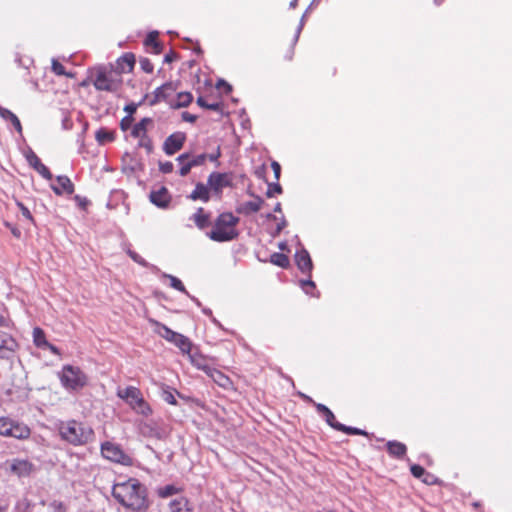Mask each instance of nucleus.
I'll return each instance as SVG.
<instances>
[{
    "instance_id": "obj_1",
    "label": "nucleus",
    "mask_w": 512,
    "mask_h": 512,
    "mask_svg": "<svg viewBox=\"0 0 512 512\" xmlns=\"http://www.w3.org/2000/svg\"><path fill=\"white\" fill-rule=\"evenodd\" d=\"M112 496L121 506L132 512H146L149 508L147 489L137 478L115 483Z\"/></svg>"
},
{
    "instance_id": "obj_2",
    "label": "nucleus",
    "mask_w": 512,
    "mask_h": 512,
    "mask_svg": "<svg viewBox=\"0 0 512 512\" xmlns=\"http://www.w3.org/2000/svg\"><path fill=\"white\" fill-rule=\"evenodd\" d=\"M88 81L93 84L97 91L112 94L120 92L123 86L122 76L104 66L92 70L88 80L83 81L81 85H87Z\"/></svg>"
},
{
    "instance_id": "obj_3",
    "label": "nucleus",
    "mask_w": 512,
    "mask_h": 512,
    "mask_svg": "<svg viewBox=\"0 0 512 512\" xmlns=\"http://www.w3.org/2000/svg\"><path fill=\"white\" fill-rule=\"evenodd\" d=\"M58 431L62 440L74 446L85 445L94 437L91 427L74 419L61 421Z\"/></svg>"
},
{
    "instance_id": "obj_4",
    "label": "nucleus",
    "mask_w": 512,
    "mask_h": 512,
    "mask_svg": "<svg viewBox=\"0 0 512 512\" xmlns=\"http://www.w3.org/2000/svg\"><path fill=\"white\" fill-rule=\"evenodd\" d=\"M239 218L231 212L220 213L212 224V229L207 236L215 242H228L239 235L237 225Z\"/></svg>"
},
{
    "instance_id": "obj_5",
    "label": "nucleus",
    "mask_w": 512,
    "mask_h": 512,
    "mask_svg": "<svg viewBox=\"0 0 512 512\" xmlns=\"http://www.w3.org/2000/svg\"><path fill=\"white\" fill-rule=\"evenodd\" d=\"M116 394L120 399L124 400L135 413L144 417L152 415L153 410L150 404L144 399L139 388L127 386L124 389H118Z\"/></svg>"
},
{
    "instance_id": "obj_6",
    "label": "nucleus",
    "mask_w": 512,
    "mask_h": 512,
    "mask_svg": "<svg viewBox=\"0 0 512 512\" xmlns=\"http://www.w3.org/2000/svg\"><path fill=\"white\" fill-rule=\"evenodd\" d=\"M61 385L70 391H79L88 385L87 374L78 366L64 365L59 372Z\"/></svg>"
},
{
    "instance_id": "obj_7",
    "label": "nucleus",
    "mask_w": 512,
    "mask_h": 512,
    "mask_svg": "<svg viewBox=\"0 0 512 512\" xmlns=\"http://www.w3.org/2000/svg\"><path fill=\"white\" fill-rule=\"evenodd\" d=\"M0 435L18 440H26L31 435V429L22 422L3 416L0 417Z\"/></svg>"
},
{
    "instance_id": "obj_8",
    "label": "nucleus",
    "mask_w": 512,
    "mask_h": 512,
    "mask_svg": "<svg viewBox=\"0 0 512 512\" xmlns=\"http://www.w3.org/2000/svg\"><path fill=\"white\" fill-rule=\"evenodd\" d=\"M313 404H314L317 412L320 413L324 417L326 423L333 429L343 432L348 435L367 436V432L365 430L355 428V427L346 426V425L338 422L336 420L334 413L326 405L321 404V403H315V402H313Z\"/></svg>"
},
{
    "instance_id": "obj_9",
    "label": "nucleus",
    "mask_w": 512,
    "mask_h": 512,
    "mask_svg": "<svg viewBox=\"0 0 512 512\" xmlns=\"http://www.w3.org/2000/svg\"><path fill=\"white\" fill-rule=\"evenodd\" d=\"M101 454L105 459L123 466L129 467L134 464V459L120 445L110 441L101 445Z\"/></svg>"
},
{
    "instance_id": "obj_10",
    "label": "nucleus",
    "mask_w": 512,
    "mask_h": 512,
    "mask_svg": "<svg viewBox=\"0 0 512 512\" xmlns=\"http://www.w3.org/2000/svg\"><path fill=\"white\" fill-rule=\"evenodd\" d=\"M7 464L9 465L10 472L19 478L29 477L36 470L35 465L28 459L14 458L7 461Z\"/></svg>"
},
{
    "instance_id": "obj_11",
    "label": "nucleus",
    "mask_w": 512,
    "mask_h": 512,
    "mask_svg": "<svg viewBox=\"0 0 512 512\" xmlns=\"http://www.w3.org/2000/svg\"><path fill=\"white\" fill-rule=\"evenodd\" d=\"M19 347L16 339L9 333L0 330V358H11Z\"/></svg>"
},
{
    "instance_id": "obj_12",
    "label": "nucleus",
    "mask_w": 512,
    "mask_h": 512,
    "mask_svg": "<svg viewBox=\"0 0 512 512\" xmlns=\"http://www.w3.org/2000/svg\"><path fill=\"white\" fill-rule=\"evenodd\" d=\"M186 136L182 132H176L168 136L164 142L163 150L167 155H173L182 149Z\"/></svg>"
},
{
    "instance_id": "obj_13",
    "label": "nucleus",
    "mask_w": 512,
    "mask_h": 512,
    "mask_svg": "<svg viewBox=\"0 0 512 512\" xmlns=\"http://www.w3.org/2000/svg\"><path fill=\"white\" fill-rule=\"evenodd\" d=\"M207 182L211 190L221 193L224 187L231 186V177L228 173L213 172L209 175Z\"/></svg>"
},
{
    "instance_id": "obj_14",
    "label": "nucleus",
    "mask_w": 512,
    "mask_h": 512,
    "mask_svg": "<svg viewBox=\"0 0 512 512\" xmlns=\"http://www.w3.org/2000/svg\"><path fill=\"white\" fill-rule=\"evenodd\" d=\"M135 62V55L131 52H127L116 60L115 68L112 70L120 76L124 73H131L134 69Z\"/></svg>"
},
{
    "instance_id": "obj_15",
    "label": "nucleus",
    "mask_w": 512,
    "mask_h": 512,
    "mask_svg": "<svg viewBox=\"0 0 512 512\" xmlns=\"http://www.w3.org/2000/svg\"><path fill=\"white\" fill-rule=\"evenodd\" d=\"M176 91V87L172 82H167L162 86L158 87L153 92V97L150 100V105H155L161 101H167L172 94Z\"/></svg>"
},
{
    "instance_id": "obj_16",
    "label": "nucleus",
    "mask_w": 512,
    "mask_h": 512,
    "mask_svg": "<svg viewBox=\"0 0 512 512\" xmlns=\"http://www.w3.org/2000/svg\"><path fill=\"white\" fill-rule=\"evenodd\" d=\"M149 198L150 201L159 208H167L171 202V195L164 186L156 191H152Z\"/></svg>"
},
{
    "instance_id": "obj_17",
    "label": "nucleus",
    "mask_w": 512,
    "mask_h": 512,
    "mask_svg": "<svg viewBox=\"0 0 512 512\" xmlns=\"http://www.w3.org/2000/svg\"><path fill=\"white\" fill-rule=\"evenodd\" d=\"M297 267L302 273L310 274L313 268L310 254L307 250L301 249L295 253Z\"/></svg>"
},
{
    "instance_id": "obj_18",
    "label": "nucleus",
    "mask_w": 512,
    "mask_h": 512,
    "mask_svg": "<svg viewBox=\"0 0 512 512\" xmlns=\"http://www.w3.org/2000/svg\"><path fill=\"white\" fill-rule=\"evenodd\" d=\"M27 160L30 166L33 167L43 178L47 180L52 179V173L50 172L48 167L42 163L41 159L34 152H31L27 156Z\"/></svg>"
},
{
    "instance_id": "obj_19",
    "label": "nucleus",
    "mask_w": 512,
    "mask_h": 512,
    "mask_svg": "<svg viewBox=\"0 0 512 512\" xmlns=\"http://www.w3.org/2000/svg\"><path fill=\"white\" fill-rule=\"evenodd\" d=\"M218 386L224 388V389H231L233 386L232 380L225 375L223 372L216 368H211V370H208L207 374Z\"/></svg>"
},
{
    "instance_id": "obj_20",
    "label": "nucleus",
    "mask_w": 512,
    "mask_h": 512,
    "mask_svg": "<svg viewBox=\"0 0 512 512\" xmlns=\"http://www.w3.org/2000/svg\"><path fill=\"white\" fill-rule=\"evenodd\" d=\"M57 185L53 186L52 189L57 195H62L63 193L72 194L74 192V184L67 176H58Z\"/></svg>"
},
{
    "instance_id": "obj_21",
    "label": "nucleus",
    "mask_w": 512,
    "mask_h": 512,
    "mask_svg": "<svg viewBox=\"0 0 512 512\" xmlns=\"http://www.w3.org/2000/svg\"><path fill=\"white\" fill-rule=\"evenodd\" d=\"M191 219L200 230H204L211 225L210 214L202 207L196 210Z\"/></svg>"
},
{
    "instance_id": "obj_22",
    "label": "nucleus",
    "mask_w": 512,
    "mask_h": 512,
    "mask_svg": "<svg viewBox=\"0 0 512 512\" xmlns=\"http://www.w3.org/2000/svg\"><path fill=\"white\" fill-rule=\"evenodd\" d=\"M388 454L393 458H402L407 453V447L404 443L393 440L386 444Z\"/></svg>"
},
{
    "instance_id": "obj_23",
    "label": "nucleus",
    "mask_w": 512,
    "mask_h": 512,
    "mask_svg": "<svg viewBox=\"0 0 512 512\" xmlns=\"http://www.w3.org/2000/svg\"><path fill=\"white\" fill-rule=\"evenodd\" d=\"M153 124V120L149 117H145L141 119L137 124H135L131 130V136L134 138H141L147 135L148 127Z\"/></svg>"
},
{
    "instance_id": "obj_24",
    "label": "nucleus",
    "mask_w": 512,
    "mask_h": 512,
    "mask_svg": "<svg viewBox=\"0 0 512 512\" xmlns=\"http://www.w3.org/2000/svg\"><path fill=\"white\" fill-rule=\"evenodd\" d=\"M263 203H264L263 199L257 196V197H255L254 200L247 201V202L241 204V206L237 209V211L239 213H242L245 215H249L251 213H256L261 209Z\"/></svg>"
},
{
    "instance_id": "obj_25",
    "label": "nucleus",
    "mask_w": 512,
    "mask_h": 512,
    "mask_svg": "<svg viewBox=\"0 0 512 512\" xmlns=\"http://www.w3.org/2000/svg\"><path fill=\"white\" fill-rule=\"evenodd\" d=\"M150 323L154 327V332L157 333L159 336L167 340L168 342H171L173 338L176 337L177 332L171 330L166 325L156 321V320H150Z\"/></svg>"
},
{
    "instance_id": "obj_26",
    "label": "nucleus",
    "mask_w": 512,
    "mask_h": 512,
    "mask_svg": "<svg viewBox=\"0 0 512 512\" xmlns=\"http://www.w3.org/2000/svg\"><path fill=\"white\" fill-rule=\"evenodd\" d=\"M170 512H193L189 500L185 497H179L169 503Z\"/></svg>"
},
{
    "instance_id": "obj_27",
    "label": "nucleus",
    "mask_w": 512,
    "mask_h": 512,
    "mask_svg": "<svg viewBox=\"0 0 512 512\" xmlns=\"http://www.w3.org/2000/svg\"><path fill=\"white\" fill-rule=\"evenodd\" d=\"M189 198L194 201L201 200L203 202H208L210 199L209 188L203 183H197Z\"/></svg>"
},
{
    "instance_id": "obj_28",
    "label": "nucleus",
    "mask_w": 512,
    "mask_h": 512,
    "mask_svg": "<svg viewBox=\"0 0 512 512\" xmlns=\"http://www.w3.org/2000/svg\"><path fill=\"white\" fill-rule=\"evenodd\" d=\"M144 45L147 48H151L152 52L155 54H160L162 52V44L158 40V32L156 31H152L147 35Z\"/></svg>"
},
{
    "instance_id": "obj_29",
    "label": "nucleus",
    "mask_w": 512,
    "mask_h": 512,
    "mask_svg": "<svg viewBox=\"0 0 512 512\" xmlns=\"http://www.w3.org/2000/svg\"><path fill=\"white\" fill-rule=\"evenodd\" d=\"M171 343H173L175 346H177L181 350L182 353L190 354L191 348H192V343L189 340V338H187L186 336H184L180 333H177L176 337L173 338Z\"/></svg>"
},
{
    "instance_id": "obj_30",
    "label": "nucleus",
    "mask_w": 512,
    "mask_h": 512,
    "mask_svg": "<svg viewBox=\"0 0 512 512\" xmlns=\"http://www.w3.org/2000/svg\"><path fill=\"white\" fill-rule=\"evenodd\" d=\"M197 104L205 109L213 111H222L223 104L218 100H210L208 97L199 96L197 98Z\"/></svg>"
},
{
    "instance_id": "obj_31",
    "label": "nucleus",
    "mask_w": 512,
    "mask_h": 512,
    "mask_svg": "<svg viewBox=\"0 0 512 512\" xmlns=\"http://www.w3.org/2000/svg\"><path fill=\"white\" fill-rule=\"evenodd\" d=\"M0 117L3 118L6 121H10L11 124L14 126L16 131L21 134L22 133V125L19 120V118L10 110L4 108L3 111L0 113Z\"/></svg>"
},
{
    "instance_id": "obj_32",
    "label": "nucleus",
    "mask_w": 512,
    "mask_h": 512,
    "mask_svg": "<svg viewBox=\"0 0 512 512\" xmlns=\"http://www.w3.org/2000/svg\"><path fill=\"white\" fill-rule=\"evenodd\" d=\"M298 35H295L282 49H281V58L284 61H291L294 56V46L297 42Z\"/></svg>"
},
{
    "instance_id": "obj_33",
    "label": "nucleus",
    "mask_w": 512,
    "mask_h": 512,
    "mask_svg": "<svg viewBox=\"0 0 512 512\" xmlns=\"http://www.w3.org/2000/svg\"><path fill=\"white\" fill-rule=\"evenodd\" d=\"M189 158H190V156L188 153H183V154L179 155L176 159L181 164V167L179 169V174L182 177L188 175L189 172L191 171V169L193 168V166L191 165V163L189 161Z\"/></svg>"
},
{
    "instance_id": "obj_34",
    "label": "nucleus",
    "mask_w": 512,
    "mask_h": 512,
    "mask_svg": "<svg viewBox=\"0 0 512 512\" xmlns=\"http://www.w3.org/2000/svg\"><path fill=\"white\" fill-rule=\"evenodd\" d=\"M95 138L100 144H105L107 142H112L115 139V134L113 131L101 128L96 131Z\"/></svg>"
},
{
    "instance_id": "obj_35",
    "label": "nucleus",
    "mask_w": 512,
    "mask_h": 512,
    "mask_svg": "<svg viewBox=\"0 0 512 512\" xmlns=\"http://www.w3.org/2000/svg\"><path fill=\"white\" fill-rule=\"evenodd\" d=\"M51 70L55 75L58 76H66L68 78H73L74 74L67 72L62 63H60L57 59H52L51 61Z\"/></svg>"
},
{
    "instance_id": "obj_36",
    "label": "nucleus",
    "mask_w": 512,
    "mask_h": 512,
    "mask_svg": "<svg viewBox=\"0 0 512 512\" xmlns=\"http://www.w3.org/2000/svg\"><path fill=\"white\" fill-rule=\"evenodd\" d=\"M191 363L198 369L204 371L208 374V370H211V366H209L206 362V359L201 355H190Z\"/></svg>"
},
{
    "instance_id": "obj_37",
    "label": "nucleus",
    "mask_w": 512,
    "mask_h": 512,
    "mask_svg": "<svg viewBox=\"0 0 512 512\" xmlns=\"http://www.w3.org/2000/svg\"><path fill=\"white\" fill-rule=\"evenodd\" d=\"M33 342L37 347H44V345H48L45 332L40 327H35L33 329Z\"/></svg>"
},
{
    "instance_id": "obj_38",
    "label": "nucleus",
    "mask_w": 512,
    "mask_h": 512,
    "mask_svg": "<svg viewBox=\"0 0 512 512\" xmlns=\"http://www.w3.org/2000/svg\"><path fill=\"white\" fill-rule=\"evenodd\" d=\"M270 261L274 264V265H277L281 268H287L290 264V261H289V258L288 256H286L285 254L283 253H273L271 255V259Z\"/></svg>"
},
{
    "instance_id": "obj_39",
    "label": "nucleus",
    "mask_w": 512,
    "mask_h": 512,
    "mask_svg": "<svg viewBox=\"0 0 512 512\" xmlns=\"http://www.w3.org/2000/svg\"><path fill=\"white\" fill-rule=\"evenodd\" d=\"M193 100V96L190 92H180L177 94V102L175 107H187Z\"/></svg>"
},
{
    "instance_id": "obj_40",
    "label": "nucleus",
    "mask_w": 512,
    "mask_h": 512,
    "mask_svg": "<svg viewBox=\"0 0 512 512\" xmlns=\"http://www.w3.org/2000/svg\"><path fill=\"white\" fill-rule=\"evenodd\" d=\"M15 203L17 205V207L19 208V210L21 211L22 213V216L27 220L29 221L31 224L35 225V219L32 215V213L30 212V210L19 200H15Z\"/></svg>"
},
{
    "instance_id": "obj_41",
    "label": "nucleus",
    "mask_w": 512,
    "mask_h": 512,
    "mask_svg": "<svg viewBox=\"0 0 512 512\" xmlns=\"http://www.w3.org/2000/svg\"><path fill=\"white\" fill-rule=\"evenodd\" d=\"M179 489L174 485H166L158 490V495L162 498H167L174 494H177Z\"/></svg>"
},
{
    "instance_id": "obj_42",
    "label": "nucleus",
    "mask_w": 512,
    "mask_h": 512,
    "mask_svg": "<svg viewBox=\"0 0 512 512\" xmlns=\"http://www.w3.org/2000/svg\"><path fill=\"white\" fill-rule=\"evenodd\" d=\"M138 147L144 148L147 153H151L153 151V148H154L153 141L148 136V134L139 138Z\"/></svg>"
},
{
    "instance_id": "obj_43",
    "label": "nucleus",
    "mask_w": 512,
    "mask_h": 512,
    "mask_svg": "<svg viewBox=\"0 0 512 512\" xmlns=\"http://www.w3.org/2000/svg\"><path fill=\"white\" fill-rule=\"evenodd\" d=\"M281 193H282V187L278 181H276L275 183H269L268 189L266 192L267 197L271 198V197L275 196L276 194H281Z\"/></svg>"
},
{
    "instance_id": "obj_44",
    "label": "nucleus",
    "mask_w": 512,
    "mask_h": 512,
    "mask_svg": "<svg viewBox=\"0 0 512 512\" xmlns=\"http://www.w3.org/2000/svg\"><path fill=\"white\" fill-rule=\"evenodd\" d=\"M168 278L170 280V286L172 288H174L175 290H178L180 292L187 293L185 286L183 285V283L180 279H178L177 277L172 276V275H169Z\"/></svg>"
},
{
    "instance_id": "obj_45",
    "label": "nucleus",
    "mask_w": 512,
    "mask_h": 512,
    "mask_svg": "<svg viewBox=\"0 0 512 512\" xmlns=\"http://www.w3.org/2000/svg\"><path fill=\"white\" fill-rule=\"evenodd\" d=\"M139 64H140V68L145 72V73H152L153 70H154V65L153 63L150 61V59L144 57V58H140L139 60Z\"/></svg>"
},
{
    "instance_id": "obj_46",
    "label": "nucleus",
    "mask_w": 512,
    "mask_h": 512,
    "mask_svg": "<svg viewBox=\"0 0 512 512\" xmlns=\"http://www.w3.org/2000/svg\"><path fill=\"white\" fill-rule=\"evenodd\" d=\"M411 474L418 479H422L423 476L426 474V470L418 464H413L410 467Z\"/></svg>"
},
{
    "instance_id": "obj_47",
    "label": "nucleus",
    "mask_w": 512,
    "mask_h": 512,
    "mask_svg": "<svg viewBox=\"0 0 512 512\" xmlns=\"http://www.w3.org/2000/svg\"><path fill=\"white\" fill-rule=\"evenodd\" d=\"M207 160V154H199L197 156H194L193 158H189V161L193 167L201 166L203 165Z\"/></svg>"
},
{
    "instance_id": "obj_48",
    "label": "nucleus",
    "mask_w": 512,
    "mask_h": 512,
    "mask_svg": "<svg viewBox=\"0 0 512 512\" xmlns=\"http://www.w3.org/2000/svg\"><path fill=\"white\" fill-rule=\"evenodd\" d=\"M163 399L165 402H167L170 405L176 406L178 404L174 394L169 390L163 391Z\"/></svg>"
},
{
    "instance_id": "obj_49",
    "label": "nucleus",
    "mask_w": 512,
    "mask_h": 512,
    "mask_svg": "<svg viewBox=\"0 0 512 512\" xmlns=\"http://www.w3.org/2000/svg\"><path fill=\"white\" fill-rule=\"evenodd\" d=\"M173 168H174L173 163L170 161L161 162L159 164L160 171L165 174L171 173L173 171Z\"/></svg>"
},
{
    "instance_id": "obj_50",
    "label": "nucleus",
    "mask_w": 512,
    "mask_h": 512,
    "mask_svg": "<svg viewBox=\"0 0 512 512\" xmlns=\"http://www.w3.org/2000/svg\"><path fill=\"white\" fill-rule=\"evenodd\" d=\"M132 121H133V118L130 116H126V117L122 118V120L120 122V128L123 131L128 130L132 124Z\"/></svg>"
},
{
    "instance_id": "obj_51",
    "label": "nucleus",
    "mask_w": 512,
    "mask_h": 512,
    "mask_svg": "<svg viewBox=\"0 0 512 512\" xmlns=\"http://www.w3.org/2000/svg\"><path fill=\"white\" fill-rule=\"evenodd\" d=\"M271 168L274 172L275 180L279 181L281 174V166L277 161H272Z\"/></svg>"
},
{
    "instance_id": "obj_52",
    "label": "nucleus",
    "mask_w": 512,
    "mask_h": 512,
    "mask_svg": "<svg viewBox=\"0 0 512 512\" xmlns=\"http://www.w3.org/2000/svg\"><path fill=\"white\" fill-rule=\"evenodd\" d=\"M4 225L10 229L11 233L13 234L14 237L16 238H20L21 237V231L14 225H12L11 223L5 221L4 222Z\"/></svg>"
},
{
    "instance_id": "obj_53",
    "label": "nucleus",
    "mask_w": 512,
    "mask_h": 512,
    "mask_svg": "<svg viewBox=\"0 0 512 512\" xmlns=\"http://www.w3.org/2000/svg\"><path fill=\"white\" fill-rule=\"evenodd\" d=\"M74 200L77 202L78 206L81 207L82 209H85L89 204V200L87 198L81 197L79 195H76L74 197Z\"/></svg>"
},
{
    "instance_id": "obj_54",
    "label": "nucleus",
    "mask_w": 512,
    "mask_h": 512,
    "mask_svg": "<svg viewBox=\"0 0 512 512\" xmlns=\"http://www.w3.org/2000/svg\"><path fill=\"white\" fill-rule=\"evenodd\" d=\"M220 156H221V150H220V146H218L215 153L207 155V159H209L212 162H217L218 159L220 158Z\"/></svg>"
},
{
    "instance_id": "obj_55",
    "label": "nucleus",
    "mask_w": 512,
    "mask_h": 512,
    "mask_svg": "<svg viewBox=\"0 0 512 512\" xmlns=\"http://www.w3.org/2000/svg\"><path fill=\"white\" fill-rule=\"evenodd\" d=\"M137 105L134 103L125 106L124 110L129 114L130 117L136 112Z\"/></svg>"
},
{
    "instance_id": "obj_56",
    "label": "nucleus",
    "mask_w": 512,
    "mask_h": 512,
    "mask_svg": "<svg viewBox=\"0 0 512 512\" xmlns=\"http://www.w3.org/2000/svg\"><path fill=\"white\" fill-rule=\"evenodd\" d=\"M422 481L425 483V484H428V485H431V484H434L435 481H434V476L430 473H427L423 476L422 478Z\"/></svg>"
},
{
    "instance_id": "obj_57",
    "label": "nucleus",
    "mask_w": 512,
    "mask_h": 512,
    "mask_svg": "<svg viewBox=\"0 0 512 512\" xmlns=\"http://www.w3.org/2000/svg\"><path fill=\"white\" fill-rule=\"evenodd\" d=\"M177 57V54L173 51H170L168 54L165 55L164 61L167 63L173 62Z\"/></svg>"
},
{
    "instance_id": "obj_58",
    "label": "nucleus",
    "mask_w": 512,
    "mask_h": 512,
    "mask_svg": "<svg viewBox=\"0 0 512 512\" xmlns=\"http://www.w3.org/2000/svg\"><path fill=\"white\" fill-rule=\"evenodd\" d=\"M11 320L3 315H0V327H8Z\"/></svg>"
},
{
    "instance_id": "obj_59",
    "label": "nucleus",
    "mask_w": 512,
    "mask_h": 512,
    "mask_svg": "<svg viewBox=\"0 0 512 512\" xmlns=\"http://www.w3.org/2000/svg\"><path fill=\"white\" fill-rule=\"evenodd\" d=\"M44 347L48 348L55 355H59L60 354L59 349L56 346L50 344L49 342H48V345H44Z\"/></svg>"
},
{
    "instance_id": "obj_60",
    "label": "nucleus",
    "mask_w": 512,
    "mask_h": 512,
    "mask_svg": "<svg viewBox=\"0 0 512 512\" xmlns=\"http://www.w3.org/2000/svg\"><path fill=\"white\" fill-rule=\"evenodd\" d=\"M302 286L305 287V286H309L311 288H315V284L313 281L311 280H305V281H302Z\"/></svg>"
},
{
    "instance_id": "obj_61",
    "label": "nucleus",
    "mask_w": 512,
    "mask_h": 512,
    "mask_svg": "<svg viewBox=\"0 0 512 512\" xmlns=\"http://www.w3.org/2000/svg\"><path fill=\"white\" fill-rule=\"evenodd\" d=\"M53 505L55 507H57L58 509L62 510L63 512L65 511V507L62 502H58V503L55 502Z\"/></svg>"
},
{
    "instance_id": "obj_62",
    "label": "nucleus",
    "mask_w": 512,
    "mask_h": 512,
    "mask_svg": "<svg viewBox=\"0 0 512 512\" xmlns=\"http://www.w3.org/2000/svg\"><path fill=\"white\" fill-rule=\"evenodd\" d=\"M472 506H473L475 509H477V510H480V509H481V507H482V505H481V503H480V502H473V503H472Z\"/></svg>"
},
{
    "instance_id": "obj_63",
    "label": "nucleus",
    "mask_w": 512,
    "mask_h": 512,
    "mask_svg": "<svg viewBox=\"0 0 512 512\" xmlns=\"http://www.w3.org/2000/svg\"><path fill=\"white\" fill-rule=\"evenodd\" d=\"M274 211L275 212H281V204L280 203H277L275 208H274Z\"/></svg>"
},
{
    "instance_id": "obj_64",
    "label": "nucleus",
    "mask_w": 512,
    "mask_h": 512,
    "mask_svg": "<svg viewBox=\"0 0 512 512\" xmlns=\"http://www.w3.org/2000/svg\"><path fill=\"white\" fill-rule=\"evenodd\" d=\"M326 512H336V511H334V510H328V511H326Z\"/></svg>"
}]
</instances>
